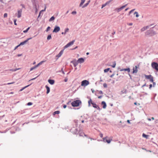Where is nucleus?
Here are the masks:
<instances>
[{
    "label": "nucleus",
    "instance_id": "nucleus-1",
    "mask_svg": "<svg viewBox=\"0 0 158 158\" xmlns=\"http://www.w3.org/2000/svg\"><path fill=\"white\" fill-rule=\"evenodd\" d=\"M81 103V101L80 100H77L71 103V104L72 106L73 107L78 106Z\"/></svg>",
    "mask_w": 158,
    "mask_h": 158
},
{
    "label": "nucleus",
    "instance_id": "nucleus-2",
    "mask_svg": "<svg viewBox=\"0 0 158 158\" xmlns=\"http://www.w3.org/2000/svg\"><path fill=\"white\" fill-rule=\"evenodd\" d=\"M156 34V32L152 30H148L146 32V34L147 35H148L150 36H153Z\"/></svg>",
    "mask_w": 158,
    "mask_h": 158
},
{
    "label": "nucleus",
    "instance_id": "nucleus-3",
    "mask_svg": "<svg viewBox=\"0 0 158 158\" xmlns=\"http://www.w3.org/2000/svg\"><path fill=\"white\" fill-rule=\"evenodd\" d=\"M152 68L158 71V64L156 62H153L152 63Z\"/></svg>",
    "mask_w": 158,
    "mask_h": 158
},
{
    "label": "nucleus",
    "instance_id": "nucleus-4",
    "mask_svg": "<svg viewBox=\"0 0 158 158\" xmlns=\"http://www.w3.org/2000/svg\"><path fill=\"white\" fill-rule=\"evenodd\" d=\"M89 84V82L86 80H83L81 82V85L85 86Z\"/></svg>",
    "mask_w": 158,
    "mask_h": 158
},
{
    "label": "nucleus",
    "instance_id": "nucleus-5",
    "mask_svg": "<svg viewBox=\"0 0 158 158\" xmlns=\"http://www.w3.org/2000/svg\"><path fill=\"white\" fill-rule=\"evenodd\" d=\"M75 42L74 40H73L72 41L69 43L68 44H67L64 47V49H65L70 46L72 45Z\"/></svg>",
    "mask_w": 158,
    "mask_h": 158
},
{
    "label": "nucleus",
    "instance_id": "nucleus-6",
    "mask_svg": "<svg viewBox=\"0 0 158 158\" xmlns=\"http://www.w3.org/2000/svg\"><path fill=\"white\" fill-rule=\"evenodd\" d=\"M146 78L147 79H149L150 81L151 82H153V77L151 75H145V76Z\"/></svg>",
    "mask_w": 158,
    "mask_h": 158
},
{
    "label": "nucleus",
    "instance_id": "nucleus-7",
    "mask_svg": "<svg viewBox=\"0 0 158 158\" xmlns=\"http://www.w3.org/2000/svg\"><path fill=\"white\" fill-rule=\"evenodd\" d=\"M60 30V28L59 27L56 26L54 29L53 30V32L57 33Z\"/></svg>",
    "mask_w": 158,
    "mask_h": 158
},
{
    "label": "nucleus",
    "instance_id": "nucleus-8",
    "mask_svg": "<svg viewBox=\"0 0 158 158\" xmlns=\"http://www.w3.org/2000/svg\"><path fill=\"white\" fill-rule=\"evenodd\" d=\"M34 8L35 9L37 8V7L39 6V4L37 1H34L33 3Z\"/></svg>",
    "mask_w": 158,
    "mask_h": 158
},
{
    "label": "nucleus",
    "instance_id": "nucleus-9",
    "mask_svg": "<svg viewBox=\"0 0 158 158\" xmlns=\"http://www.w3.org/2000/svg\"><path fill=\"white\" fill-rule=\"evenodd\" d=\"M118 69H120V71H127L128 73L130 72V69L129 68H128L127 69H120V68L119 67L118 68Z\"/></svg>",
    "mask_w": 158,
    "mask_h": 158
},
{
    "label": "nucleus",
    "instance_id": "nucleus-10",
    "mask_svg": "<svg viewBox=\"0 0 158 158\" xmlns=\"http://www.w3.org/2000/svg\"><path fill=\"white\" fill-rule=\"evenodd\" d=\"M64 50V49L62 50L59 53V54L56 56V57H57V59L58 58H59L62 55V54H63V53Z\"/></svg>",
    "mask_w": 158,
    "mask_h": 158
},
{
    "label": "nucleus",
    "instance_id": "nucleus-11",
    "mask_svg": "<svg viewBox=\"0 0 158 158\" xmlns=\"http://www.w3.org/2000/svg\"><path fill=\"white\" fill-rule=\"evenodd\" d=\"M71 63L73 64L74 67H76V66L78 65V63L77 61H76V60H74L71 61Z\"/></svg>",
    "mask_w": 158,
    "mask_h": 158
},
{
    "label": "nucleus",
    "instance_id": "nucleus-12",
    "mask_svg": "<svg viewBox=\"0 0 158 158\" xmlns=\"http://www.w3.org/2000/svg\"><path fill=\"white\" fill-rule=\"evenodd\" d=\"M22 10V9H20L18 11L17 17L19 18L21 17Z\"/></svg>",
    "mask_w": 158,
    "mask_h": 158
},
{
    "label": "nucleus",
    "instance_id": "nucleus-13",
    "mask_svg": "<svg viewBox=\"0 0 158 158\" xmlns=\"http://www.w3.org/2000/svg\"><path fill=\"white\" fill-rule=\"evenodd\" d=\"M77 61L78 63H83L84 62V59L82 58H79L77 60Z\"/></svg>",
    "mask_w": 158,
    "mask_h": 158
},
{
    "label": "nucleus",
    "instance_id": "nucleus-14",
    "mask_svg": "<svg viewBox=\"0 0 158 158\" xmlns=\"http://www.w3.org/2000/svg\"><path fill=\"white\" fill-rule=\"evenodd\" d=\"M133 71L132 73H137L138 72L137 67V66H135V68L134 67L133 69Z\"/></svg>",
    "mask_w": 158,
    "mask_h": 158
},
{
    "label": "nucleus",
    "instance_id": "nucleus-15",
    "mask_svg": "<svg viewBox=\"0 0 158 158\" xmlns=\"http://www.w3.org/2000/svg\"><path fill=\"white\" fill-rule=\"evenodd\" d=\"M101 104L102 105H103L102 108L103 109H105L106 107V103L104 101H102L101 102Z\"/></svg>",
    "mask_w": 158,
    "mask_h": 158
},
{
    "label": "nucleus",
    "instance_id": "nucleus-16",
    "mask_svg": "<svg viewBox=\"0 0 158 158\" xmlns=\"http://www.w3.org/2000/svg\"><path fill=\"white\" fill-rule=\"evenodd\" d=\"M48 82L51 85H52L54 84L55 81L53 80L49 79L48 80Z\"/></svg>",
    "mask_w": 158,
    "mask_h": 158
},
{
    "label": "nucleus",
    "instance_id": "nucleus-17",
    "mask_svg": "<svg viewBox=\"0 0 158 158\" xmlns=\"http://www.w3.org/2000/svg\"><path fill=\"white\" fill-rule=\"evenodd\" d=\"M45 87L47 89L46 93L47 94H48V93H49V92H50V88L47 85H46Z\"/></svg>",
    "mask_w": 158,
    "mask_h": 158
},
{
    "label": "nucleus",
    "instance_id": "nucleus-18",
    "mask_svg": "<svg viewBox=\"0 0 158 158\" xmlns=\"http://www.w3.org/2000/svg\"><path fill=\"white\" fill-rule=\"evenodd\" d=\"M85 0H81V2L79 5L80 6H81L85 2Z\"/></svg>",
    "mask_w": 158,
    "mask_h": 158
},
{
    "label": "nucleus",
    "instance_id": "nucleus-19",
    "mask_svg": "<svg viewBox=\"0 0 158 158\" xmlns=\"http://www.w3.org/2000/svg\"><path fill=\"white\" fill-rule=\"evenodd\" d=\"M91 104L93 105V107L94 108H97V106H98L96 104L93 103L91 102Z\"/></svg>",
    "mask_w": 158,
    "mask_h": 158
},
{
    "label": "nucleus",
    "instance_id": "nucleus-20",
    "mask_svg": "<svg viewBox=\"0 0 158 158\" xmlns=\"http://www.w3.org/2000/svg\"><path fill=\"white\" fill-rule=\"evenodd\" d=\"M55 19V18L53 16L52 17L49 19V22H51L53 20H54Z\"/></svg>",
    "mask_w": 158,
    "mask_h": 158
},
{
    "label": "nucleus",
    "instance_id": "nucleus-21",
    "mask_svg": "<svg viewBox=\"0 0 158 158\" xmlns=\"http://www.w3.org/2000/svg\"><path fill=\"white\" fill-rule=\"evenodd\" d=\"M27 42V41H26V40H25V41H24L23 42H21L20 44L19 45H23L24 44H25Z\"/></svg>",
    "mask_w": 158,
    "mask_h": 158
},
{
    "label": "nucleus",
    "instance_id": "nucleus-22",
    "mask_svg": "<svg viewBox=\"0 0 158 158\" xmlns=\"http://www.w3.org/2000/svg\"><path fill=\"white\" fill-rule=\"evenodd\" d=\"M30 85H28L26 86H25V87L23 88H22L20 90H19V91H23V90H24L25 88H26L27 87H28Z\"/></svg>",
    "mask_w": 158,
    "mask_h": 158
},
{
    "label": "nucleus",
    "instance_id": "nucleus-23",
    "mask_svg": "<svg viewBox=\"0 0 158 158\" xmlns=\"http://www.w3.org/2000/svg\"><path fill=\"white\" fill-rule=\"evenodd\" d=\"M60 111L59 110L56 111H55L53 113V115H55V114H59L60 113Z\"/></svg>",
    "mask_w": 158,
    "mask_h": 158
},
{
    "label": "nucleus",
    "instance_id": "nucleus-24",
    "mask_svg": "<svg viewBox=\"0 0 158 158\" xmlns=\"http://www.w3.org/2000/svg\"><path fill=\"white\" fill-rule=\"evenodd\" d=\"M108 4H109L107 3V2H106L104 4H103L102 5L101 8L102 9L104 7H105L106 5H108Z\"/></svg>",
    "mask_w": 158,
    "mask_h": 158
},
{
    "label": "nucleus",
    "instance_id": "nucleus-25",
    "mask_svg": "<svg viewBox=\"0 0 158 158\" xmlns=\"http://www.w3.org/2000/svg\"><path fill=\"white\" fill-rule=\"evenodd\" d=\"M127 4H126L125 5L123 6H122L121 7H120V9L121 10H122L123 8H124L125 7H126L127 6Z\"/></svg>",
    "mask_w": 158,
    "mask_h": 158
},
{
    "label": "nucleus",
    "instance_id": "nucleus-26",
    "mask_svg": "<svg viewBox=\"0 0 158 158\" xmlns=\"http://www.w3.org/2000/svg\"><path fill=\"white\" fill-rule=\"evenodd\" d=\"M69 29L68 28H66L65 29V31H64V35H65L66 33L69 31Z\"/></svg>",
    "mask_w": 158,
    "mask_h": 158
},
{
    "label": "nucleus",
    "instance_id": "nucleus-27",
    "mask_svg": "<svg viewBox=\"0 0 158 158\" xmlns=\"http://www.w3.org/2000/svg\"><path fill=\"white\" fill-rule=\"evenodd\" d=\"M52 38L51 35H49L48 36L47 39L48 40H50Z\"/></svg>",
    "mask_w": 158,
    "mask_h": 158
},
{
    "label": "nucleus",
    "instance_id": "nucleus-28",
    "mask_svg": "<svg viewBox=\"0 0 158 158\" xmlns=\"http://www.w3.org/2000/svg\"><path fill=\"white\" fill-rule=\"evenodd\" d=\"M116 65V62L115 61H114V62H113V64L112 65H111V66L113 68H114L115 67Z\"/></svg>",
    "mask_w": 158,
    "mask_h": 158
},
{
    "label": "nucleus",
    "instance_id": "nucleus-29",
    "mask_svg": "<svg viewBox=\"0 0 158 158\" xmlns=\"http://www.w3.org/2000/svg\"><path fill=\"white\" fill-rule=\"evenodd\" d=\"M134 14L135 15V14H136V15H135V17L137 18L139 17V15L138 14V13L137 12H135L134 13Z\"/></svg>",
    "mask_w": 158,
    "mask_h": 158
},
{
    "label": "nucleus",
    "instance_id": "nucleus-30",
    "mask_svg": "<svg viewBox=\"0 0 158 158\" xmlns=\"http://www.w3.org/2000/svg\"><path fill=\"white\" fill-rule=\"evenodd\" d=\"M142 136L143 137H144V138H148V135H147L144 133H143V135H142Z\"/></svg>",
    "mask_w": 158,
    "mask_h": 158
},
{
    "label": "nucleus",
    "instance_id": "nucleus-31",
    "mask_svg": "<svg viewBox=\"0 0 158 158\" xmlns=\"http://www.w3.org/2000/svg\"><path fill=\"white\" fill-rule=\"evenodd\" d=\"M112 140V139H110L109 140L106 139V142H107L108 143H110L111 141Z\"/></svg>",
    "mask_w": 158,
    "mask_h": 158
},
{
    "label": "nucleus",
    "instance_id": "nucleus-32",
    "mask_svg": "<svg viewBox=\"0 0 158 158\" xmlns=\"http://www.w3.org/2000/svg\"><path fill=\"white\" fill-rule=\"evenodd\" d=\"M88 105L89 106H90V103L91 104L92 102V100L91 99H90L89 101H88Z\"/></svg>",
    "mask_w": 158,
    "mask_h": 158
},
{
    "label": "nucleus",
    "instance_id": "nucleus-33",
    "mask_svg": "<svg viewBox=\"0 0 158 158\" xmlns=\"http://www.w3.org/2000/svg\"><path fill=\"white\" fill-rule=\"evenodd\" d=\"M30 28V27H28V28L26 30H24L23 31V32L24 33L27 32L28 31V30Z\"/></svg>",
    "mask_w": 158,
    "mask_h": 158
},
{
    "label": "nucleus",
    "instance_id": "nucleus-34",
    "mask_svg": "<svg viewBox=\"0 0 158 158\" xmlns=\"http://www.w3.org/2000/svg\"><path fill=\"white\" fill-rule=\"evenodd\" d=\"M135 9H132V10H131L129 12V13L128 14V15H130L131 13L132 12L134 11L135 10Z\"/></svg>",
    "mask_w": 158,
    "mask_h": 158
},
{
    "label": "nucleus",
    "instance_id": "nucleus-35",
    "mask_svg": "<svg viewBox=\"0 0 158 158\" xmlns=\"http://www.w3.org/2000/svg\"><path fill=\"white\" fill-rule=\"evenodd\" d=\"M88 3H86L85 4L82 6V8H85V7L87 6L88 5Z\"/></svg>",
    "mask_w": 158,
    "mask_h": 158
},
{
    "label": "nucleus",
    "instance_id": "nucleus-36",
    "mask_svg": "<svg viewBox=\"0 0 158 158\" xmlns=\"http://www.w3.org/2000/svg\"><path fill=\"white\" fill-rule=\"evenodd\" d=\"M110 70V68L106 69L104 70V72L105 73H106L108 72Z\"/></svg>",
    "mask_w": 158,
    "mask_h": 158
},
{
    "label": "nucleus",
    "instance_id": "nucleus-37",
    "mask_svg": "<svg viewBox=\"0 0 158 158\" xmlns=\"http://www.w3.org/2000/svg\"><path fill=\"white\" fill-rule=\"evenodd\" d=\"M146 30V28H145V27H144L141 29V31H145Z\"/></svg>",
    "mask_w": 158,
    "mask_h": 158
},
{
    "label": "nucleus",
    "instance_id": "nucleus-38",
    "mask_svg": "<svg viewBox=\"0 0 158 158\" xmlns=\"http://www.w3.org/2000/svg\"><path fill=\"white\" fill-rule=\"evenodd\" d=\"M36 68H37V67L35 65L33 67H32L31 68L30 71H32V70H33V69H35Z\"/></svg>",
    "mask_w": 158,
    "mask_h": 158
},
{
    "label": "nucleus",
    "instance_id": "nucleus-39",
    "mask_svg": "<svg viewBox=\"0 0 158 158\" xmlns=\"http://www.w3.org/2000/svg\"><path fill=\"white\" fill-rule=\"evenodd\" d=\"M103 86L105 88L107 87V85L106 83H104L103 84Z\"/></svg>",
    "mask_w": 158,
    "mask_h": 158
},
{
    "label": "nucleus",
    "instance_id": "nucleus-40",
    "mask_svg": "<svg viewBox=\"0 0 158 158\" xmlns=\"http://www.w3.org/2000/svg\"><path fill=\"white\" fill-rule=\"evenodd\" d=\"M116 10H117L118 12H120L121 10L120 9V8H117L116 9Z\"/></svg>",
    "mask_w": 158,
    "mask_h": 158
},
{
    "label": "nucleus",
    "instance_id": "nucleus-41",
    "mask_svg": "<svg viewBox=\"0 0 158 158\" xmlns=\"http://www.w3.org/2000/svg\"><path fill=\"white\" fill-rule=\"evenodd\" d=\"M50 28H51L50 27H48L46 29V31L47 32L50 29Z\"/></svg>",
    "mask_w": 158,
    "mask_h": 158
},
{
    "label": "nucleus",
    "instance_id": "nucleus-42",
    "mask_svg": "<svg viewBox=\"0 0 158 158\" xmlns=\"http://www.w3.org/2000/svg\"><path fill=\"white\" fill-rule=\"evenodd\" d=\"M152 24H151L150 26L145 27L146 28V30L148 28L152 26Z\"/></svg>",
    "mask_w": 158,
    "mask_h": 158
},
{
    "label": "nucleus",
    "instance_id": "nucleus-43",
    "mask_svg": "<svg viewBox=\"0 0 158 158\" xmlns=\"http://www.w3.org/2000/svg\"><path fill=\"white\" fill-rule=\"evenodd\" d=\"M71 13L73 15H76L77 13V12L76 11H74L72 12Z\"/></svg>",
    "mask_w": 158,
    "mask_h": 158
},
{
    "label": "nucleus",
    "instance_id": "nucleus-44",
    "mask_svg": "<svg viewBox=\"0 0 158 158\" xmlns=\"http://www.w3.org/2000/svg\"><path fill=\"white\" fill-rule=\"evenodd\" d=\"M107 138V137H104V138H103V141H104V142H106V138Z\"/></svg>",
    "mask_w": 158,
    "mask_h": 158
},
{
    "label": "nucleus",
    "instance_id": "nucleus-45",
    "mask_svg": "<svg viewBox=\"0 0 158 158\" xmlns=\"http://www.w3.org/2000/svg\"><path fill=\"white\" fill-rule=\"evenodd\" d=\"M32 104V103L31 102H29L27 103V105L28 106H30Z\"/></svg>",
    "mask_w": 158,
    "mask_h": 158
},
{
    "label": "nucleus",
    "instance_id": "nucleus-46",
    "mask_svg": "<svg viewBox=\"0 0 158 158\" xmlns=\"http://www.w3.org/2000/svg\"><path fill=\"white\" fill-rule=\"evenodd\" d=\"M46 6H45V8H44V9L43 10H42L40 11H41V12H43V11H45V10H46Z\"/></svg>",
    "mask_w": 158,
    "mask_h": 158
},
{
    "label": "nucleus",
    "instance_id": "nucleus-47",
    "mask_svg": "<svg viewBox=\"0 0 158 158\" xmlns=\"http://www.w3.org/2000/svg\"><path fill=\"white\" fill-rule=\"evenodd\" d=\"M7 16V14L6 13L4 14V17H6Z\"/></svg>",
    "mask_w": 158,
    "mask_h": 158
},
{
    "label": "nucleus",
    "instance_id": "nucleus-48",
    "mask_svg": "<svg viewBox=\"0 0 158 158\" xmlns=\"http://www.w3.org/2000/svg\"><path fill=\"white\" fill-rule=\"evenodd\" d=\"M45 61V60H44V61H41V62H40V64L41 65V64H43V63Z\"/></svg>",
    "mask_w": 158,
    "mask_h": 158
},
{
    "label": "nucleus",
    "instance_id": "nucleus-49",
    "mask_svg": "<svg viewBox=\"0 0 158 158\" xmlns=\"http://www.w3.org/2000/svg\"><path fill=\"white\" fill-rule=\"evenodd\" d=\"M96 108L99 111L101 109V108H100L98 106H97V108Z\"/></svg>",
    "mask_w": 158,
    "mask_h": 158
},
{
    "label": "nucleus",
    "instance_id": "nucleus-50",
    "mask_svg": "<svg viewBox=\"0 0 158 158\" xmlns=\"http://www.w3.org/2000/svg\"><path fill=\"white\" fill-rule=\"evenodd\" d=\"M14 23L15 25H17V23H16V19H14Z\"/></svg>",
    "mask_w": 158,
    "mask_h": 158
},
{
    "label": "nucleus",
    "instance_id": "nucleus-51",
    "mask_svg": "<svg viewBox=\"0 0 158 158\" xmlns=\"http://www.w3.org/2000/svg\"><path fill=\"white\" fill-rule=\"evenodd\" d=\"M19 69H20L19 68H18V69H14V70H13V71L14 72L16 71L17 70H19Z\"/></svg>",
    "mask_w": 158,
    "mask_h": 158
},
{
    "label": "nucleus",
    "instance_id": "nucleus-52",
    "mask_svg": "<svg viewBox=\"0 0 158 158\" xmlns=\"http://www.w3.org/2000/svg\"><path fill=\"white\" fill-rule=\"evenodd\" d=\"M99 93L101 94H103L102 91L101 90L99 91Z\"/></svg>",
    "mask_w": 158,
    "mask_h": 158
},
{
    "label": "nucleus",
    "instance_id": "nucleus-53",
    "mask_svg": "<svg viewBox=\"0 0 158 158\" xmlns=\"http://www.w3.org/2000/svg\"><path fill=\"white\" fill-rule=\"evenodd\" d=\"M32 39V38H28L26 40V41H27V42L30 40H31Z\"/></svg>",
    "mask_w": 158,
    "mask_h": 158
},
{
    "label": "nucleus",
    "instance_id": "nucleus-54",
    "mask_svg": "<svg viewBox=\"0 0 158 158\" xmlns=\"http://www.w3.org/2000/svg\"><path fill=\"white\" fill-rule=\"evenodd\" d=\"M19 46H20L19 45H17V46H16L14 49V50H15L16 49H17Z\"/></svg>",
    "mask_w": 158,
    "mask_h": 158
},
{
    "label": "nucleus",
    "instance_id": "nucleus-55",
    "mask_svg": "<svg viewBox=\"0 0 158 158\" xmlns=\"http://www.w3.org/2000/svg\"><path fill=\"white\" fill-rule=\"evenodd\" d=\"M61 71H62V72L63 74H65L64 72L63 71V68L61 69Z\"/></svg>",
    "mask_w": 158,
    "mask_h": 158
},
{
    "label": "nucleus",
    "instance_id": "nucleus-56",
    "mask_svg": "<svg viewBox=\"0 0 158 158\" xmlns=\"http://www.w3.org/2000/svg\"><path fill=\"white\" fill-rule=\"evenodd\" d=\"M40 65H41L39 63H38L35 66L36 67H38L39 66H40Z\"/></svg>",
    "mask_w": 158,
    "mask_h": 158
},
{
    "label": "nucleus",
    "instance_id": "nucleus-57",
    "mask_svg": "<svg viewBox=\"0 0 158 158\" xmlns=\"http://www.w3.org/2000/svg\"><path fill=\"white\" fill-rule=\"evenodd\" d=\"M100 137H101V138H102L103 137V134H102V133H100Z\"/></svg>",
    "mask_w": 158,
    "mask_h": 158
},
{
    "label": "nucleus",
    "instance_id": "nucleus-58",
    "mask_svg": "<svg viewBox=\"0 0 158 158\" xmlns=\"http://www.w3.org/2000/svg\"><path fill=\"white\" fill-rule=\"evenodd\" d=\"M127 24L129 26H131L132 25L133 23H128Z\"/></svg>",
    "mask_w": 158,
    "mask_h": 158
},
{
    "label": "nucleus",
    "instance_id": "nucleus-59",
    "mask_svg": "<svg viewBox=\"0 0 158 158\" xmlns=\"http://www.w3.org/2000/svg\"><path fill=\"white\" fill-rule=\"evenodd\" d=\"M114 73H113L110 76V77H113L114 76Z\"/></svg>",
    "mask_w": 158,
    "mask_h": 158
},
{
    "label": "nucleus",
    "instance_id": "nucleus-60",
    "mask_svg": "<svg viewBox=\"0 0 158 158\" xmlns=\"http://www.w3.org/2000/svg\"><path fill=\"white\" fill-rule=\"evenodd\" d=\"M153 82V87H154L156 85V83L155 82Z\"/></svg>",
    "mask_w": 158,
    "mask_h": 158
},
{
    "label": "nucleus",
    "instance_id": "nucleus-61",
    "mask_svg": "<svg viewBox=\"0 0 158 158\" xmlns=\"http://www.w3.org/2000/svg\"><path fill=\"white\" fill-rule=\"evenodd\" d=\"M152 87V84H150V85H149V88L150 89H151V88Z\"/></svg>",
    "mask_w": 158,
    "mask_h": 158
},
{
    "label": "nucleus",
    "instance_id": "nucleus-62",
    "mask_svg": "<svg viewBox=\"0 0 158 158\" xmlns=\"http://www.w3.org/2000/svg\"><path fill=\"white\" fill-rule=\"evenodd\" d=\"M35 12L37 13L38 11V9L37 8L35 9Z\"/></svg>",
    "mask_w": 158,
    "mask_h": 158
},
{
    "label": "nucleus",
    "instance_id": "nucleus-63",
    "mask_svg": "<svg viewBox=\"0 0 158 158\" xmlns=\"http://www.w3.org/2000/svg\"><path fill=\"white\" fill-rule=\"evenodd\" d=\"M68 81V79L67 78H65L64 79V81L65 82H66L67 81Z\"/></svg>",
    "mask_w": 158,
    "mask_h": 158
},
{
    "label": "nucleus",
    "instance_id": "nucleus-64",
    "mask_svg": "<svg viewBox=\"0 0 158 158\" xmlns=\"http://www.w3.org/2000/svg\"><path fill=\"white\" fill-rule=\"evenodd\" d=\"M63 107L64 108H65L66 107V106L65 105H64L63 106Z\"/></svg>",
    "mask_w": 158,
    "mask_h": 158
}]
</instances>
